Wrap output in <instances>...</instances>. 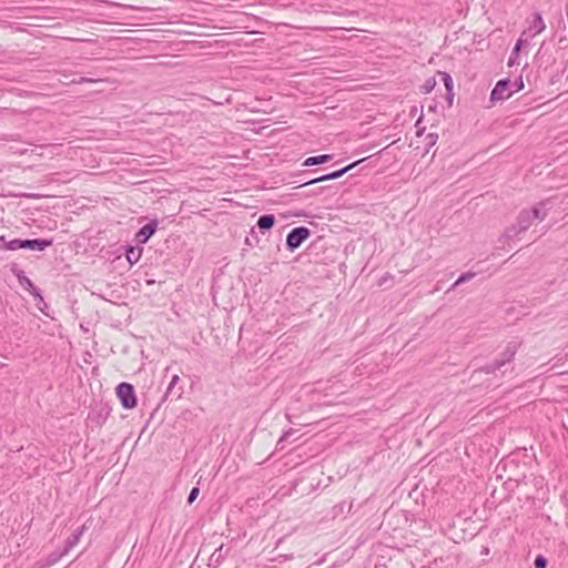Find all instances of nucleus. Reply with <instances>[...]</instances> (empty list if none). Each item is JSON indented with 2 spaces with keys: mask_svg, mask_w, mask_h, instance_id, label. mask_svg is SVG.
<instances>
[{
  "mask_svg": "<svg viewBox=\"0 0 568 568\" xmlns=\"http://www.w3.org/2000/svg\"><path fill=\"white\" fill-rule=\"evenodd\" d=\"M53 244V239H13L7 241L6 236H0V250L17 251L20 248L30 251H44Z\"/></svg>",
  "mask_w": 568,
  "mask_h": 568,
  "instance_id": "nucleus-1",
  "label": "nucleus"
},
{
  "mask_svg": "<svg viewBox=\"0 0 568 568\" xmlns=\"http://www.w3.org/2000/svg\"><path fill=\"white\" fill-rule=\"evenodd\" d=\"M524 89L523 77L511 81L509 78H504L497 81L490 92L489 100L493 104L498 101H505L509 99L514 93L519 92Z\"/></svg>",
  "mask_w": 568,
  "mask_h": 568,
  "instance_id": "nucleus-2",
  "label": "nucleus"
},
{
  "mask_svg": "<svg viewBox=\"0 0 568 568\" xmlns=\"http://www.w3.org/2000/svg\"><path fill=\"white\" fill-rule=\"evenodd\" d=\"M532 223L534 222L528 214V210H521L516 217V222L505 230L503 236L506 240H511L526 232L532 225Z\"/></svg>",
  "mask_w": 568,
  "mask_h": 568,
  "instance_id": "nucleus-3",
  "label": "nucleus"
},
{
  "mask_svg": "<svg viewBox=\"0 0 568 568\" xmlns=\"http://www.w3.org/2000/svg\"><path fill=\"white\" fill-rule=\"evenodd\" d=\"M115 395L124 409H133L136 407L138 398L132 384L126 382L118 384Z\"/></svg>",
  "mask_w": 568,
  "mask_h": 568,
  "instance_id": "nucleus-4",
  "label": "nucleus"
},
{
  "mask_svg": "<svg viewBox=\"0 0 568 568\" xmlns=\"http://www.w3.org/2000/svg\"><path fill=\"white\" fill-rule=\"evenodd\" d=\"M310 236L311 230L306 226H297L292 229L286 235V248L290 252L296 251Z\"/></svg>",
  "mask_w": 568,
  "mask_h": 568,
  "instance_id": "nucleus-5",
  "label": "nucleus"
},
{
  "mask_svg": "<svg viewBox=\"0 0 568 568\" xmlns=\"http://www.w3.org/2000/svg\"><path fill=\"white\" fill-rule=\"evenodd\" d=\"M183 393H184V385L182 384L180 376L178 374H174L171 377V381H170V383L166 387V390L161 399V403L153 410V413L151 414V417H153V415L159 409V407L161 406L162 403H164L169 398H171L172 400L173 399L178 400L182 397Z\"/></svg>",
  "mask_w": 568,
  "mask_h": 568,
  "instance_id": "nucleus-6",
  "label": "nucleus"
},
{
  "mask_svg": "<svg viewBox=\"0 0 568 568\" xmlns=\"http://www.w3.org/2000/svg\"><path fill=\"white\" fill-rule=\"evenodd\" d=\"M521 342L518 339H513L507 343L503 352L495 358V361L503 368L506 364H509L514 361L516 353L518 352Z\"/></svg>",
  "mask_w": 568,
  "mask_h": 568,
  "instance_id": "nucleus-7",
  "label": "nucleus"
},
{
  "mask_svg": "<svg viewBox=\"0 0 568 568\" xmlns=\"http://www.w3.org/2000/svg\"><path fill=\"white\" fill-rule=\"evenodd\" d=\"M111 412L112 408L109 404L100 403L89 413L88 419L101 427L109 418Z\"/></svg>",
  "mask_w": 568,
  "mask_h": 568,
  "instance_id": "nucleus-8",
  "label": "nucleus"
},
{
  "mask_svg": "<svg viewBox=\"0 0 568 568\" xmlns=\"http://www.w3.org/2000/svg\"><path fill=\"white\" fill-rule=\"evenodd\" d=\"M158 220H151L145 225H143L136 233H135V242L138 244H145L156 232L158 229Z\"/></svg>",
  "mask_w": 568,
  "mask_h": 568,
  "instance_id": "nucleus-9",
  "label": "nucleus"
},
{
  "mask_svg": "<svg viewBox=\"0 0 568 568\" xmlns=\"http://www.w3.org/2000/svg\"><path fill=\"white\" fill-rule=\"evenodd\" d=\"M550 203V200H542L534 205L530 210H528V214L530 215L532 222L535 220L544 221L547 216L548 207L547 205Z\"/></svg>",
  "mask_w": 568,
  "mask_h": 568,
  "instance_id": "nucleus-10",
  "label": "nucleus"
},
{
  "mask_svg": "<svg viewBox=\"0 0 568 568\" xmlns=\"http://www.w3.org/2000/svg\"><path fill=\"white\" fill-rule=\"evenodd\" d=\"M230 548H224V545L217 547L209 558V567L217 568L230 554Z\"/></svg>",
  "mask_w": 568,
  "mask_h": 568,
  "instance_id": "nucleus-11",
  "label": "nucleus"
},
{
  "mask_svg": "<svg viewBox=\"0 0 568 568\" xmlns=\"http://www.w3.org/2000/svg\"><path fill=\"white\" fill-rule=\"evenodd\" d=\"M438 75H440L443 82H444V85H445V89H446V95H445V99L448 103L449 106L453 105V101H454V81H453V78L449 73L447 72H444V71H438L437 72Z\"/></svg>",
  "mask_w": 568,
  "mask_h": 568,
  "instance_id": "nucleus-12",
  "label": "nucleus"
},
{
  "mask_svg": "<svg viewBox=\"0 0 568 568\" xmlns=\"http://www.w3.org/2000/svg\"><path fill=\"white\" fill-rule=\"evenodd\" d=\"M85 530V526L79 527L77 530H74L65 540L64 546L62 550L68 554L74 546L78 545L80 541L81 536L83 535Z\"/></svg>",
  "mask_w": 568,
  "mask_h": 568,
  "instance_id": "nucleus-13",
  "label": "nucleus"
},
{
  "mask_svg": "<svg viewBox=\"0 0 568 568\" xmlns=\"http://www.w3.org/2000/svg\"><path fill=\"white\" fill-rule=\"evenodd\" d=\"M275 216L273 214H263L258 217L256 227L261 233H266L275 225Z\"/></svg>",
  "mask_w": 568,
  "mask_h": 568,
  "instance_id": "nucleus-14",
  "label": "nucleus"
},
{
  "mask_svg": "<svg viewBox=\"0 0 568 568\" xmlns=\"http://www.w3.org/2000/svg\"><path fill=\"white\" fill-rule=\"evenodd\" d=\"M341 176H343V172L339 173V171H333L331 173L323 174V175H320L317 178H313V179L303 181L300 184V187L307 186V185H313L315 183L325 182V181H329V180H335V179H338Z\"/></svg>",
  "mask_w": 568,
  "mask_h": 568,
  "instance_id": "nucleus-15",
  "label": "nucleus"
},
{
  "mask_svg": "<svg viewBox=\"0 0 568 568\" xmlns=\"http://www.w3.org/2000/svg\"><path fill=\"white\" fill-rule=\"evenodd\" d=\"M142 251H143V248L140 246L126 245L125 246V257H126L128 262L131 265L138 263L139 260L141 258Z\"/></svg>",
  "mask_w": 568,
  "mask_h": 568,
  "instance_id": "nucleus-16",
  "label": "nucleus"
},
{
  "mask_svg": "<svg viewBox=\"0 0 568 568\" xmlns=\"http://www.w3.org/2000/svg\"><path fill=\"white\" fill-rule=\"evenodd\" d=\"M333 159V154H321L315 156H310L304 160L303 166H313L320 165L329 162Z\"/></svg>",
  "mask_w": 568,
  "mask_h": 568,
  "instance_id": "nucleus-17",
  "label": "nucleus"
},
{
  "mask_svg": "<svg viewBox=\"0 0 568 568\" xmlns=\"http://www.w3.org/2000/svg\"><path fill=\"white\" fill-rule=\"evenodd\" d=\"M526 43L525 40H523L521 38H519L510 53V57L508 59V65L513 67L515 64H519V52L521 50V48L524 47V44Z\"/></svg>",
  "mask_w": 568,
  "mask_h": 568,
  "instance_id": "nucleus-18",
  "label": "nucleus"
},
{
  "mask_svg": "<svg viewBox=\"0 0 568 568\" xmlns=\"http://www.w3.org/2000/svg\"><path fill=\"white\" fill-rule=\"evenodd\" d=\"M67 554L61 549V550H54L52 551L51 554H49L43 564H42V568H47V567H51L53 566L54 564H57L62 557H64Z\"/></svg>",
  "mask_w": 568,
  "mask_h": 568,
  "instance_id": "nucleus-19",
  "label": "nucleus"
},
{
  "mask_svg": "<svg viewBox=\"0 0 568 568\" xmlns=\"http://www.w3.org/2000/svg\"><path fill=\"white\" fill-rule=\"evenodd\" d=\"M545 28L546 24L542 20L541 14L539 12H535L530 29H534L535 33H540L545 30Z\"/></svg>",
  "mask_w": 568,
  "mask_h": 568,
  "instance_id": "nucleus-20",
  "label": "nucleus"
},
{
  "mask_svg": "<svg viewBox=\"0 0 568 568\" xmlns=\"http://www.w3.org/2000/svg\"><path fill=\"white\" fill-rule=\"evenodd\" d=\"M18 282L19 284L26 290L28 291L30 294L34 291V293H37V286L32 283V281L26 275V273L23 275H21L20 277H18Z\"/></svg>",
  "mask_w": 568,
  "mask_h": 568,
  "instance_id": "nucleus-21",
  "label": "nucleus"
},
{
  "mask_svg": "<svg viewBox=\"0 0 568 568\" xmlns=\"http://www.w3.org/2000/svg\"><path fill=\"white\" fill-rule=\"evenodd\" d=\"M500 369H501V367L494 359L491 363H488V364L477 368L476 372L485 373V374H495L497 371H500Z\"/></svg>",
  "mask_w": 568,
  "mask_h": 568,
  "instance_id": "nucleus-22",
  "label": "nucleus"
},
{
  "mask_svg": "<svg viewBox=\"0 0 568 568\" xmlns=\"http://www.w3.org/2000/svg\"><path fill=\"white\" fill-rule=\"evenodd\" d=\"M475 275L476 274L474 272H466V273L460 274L459 277L454 282V284L450 286L449 290H455L460 284H464L467 281L474 278Z\"/></svg>",
  "mask_w": 568,
  "mask_h": 568,
  "instance_id": "nucleus-23",
  "label": "nucleus"
},
{
  "mask_svg": "<svg viewBox=\"0 0 568 568\" xmlns=\"http://www.w3.org/2000/svg\"><path fill=\"white\" fill-rule=\"evenodd\" d=\"M436 83L437 82H436V79L434 77H430V78L426 79L424 84L420 87V92L424 93V94L430 93L435 89Z\"/></svg>",
  "mask_w": 568,
  "mask_h": 568,
  "instance_id": "nucleus-24",
  "label": "nucleus"
},
{
  "mask_svg": "<svg viewBox=\"0 0 568 568\" xmlns=\"http://www.w3.org/2000/svg\"><path fill=\"white\" fill-rule=\"evenodd\" d=\"M31 295L34 297L36 300V304H37V307L42 312V313H45L44 312V308L48 307L47 303L44 302V298L41 294V291L39 288H37V293H34V291L31 293Z\"/></svg>",
  "mask_w": 568,
  "mask_h": 568,
  "instance_id": "nucleus-25",
  "label": "nucleus"
},
{
  "mask_svg": "<svg viewBox=\"0 0 568 568\" xmlns=\"http://www.w3.org/2000/svg\"><path fill=\"white\" fill-rule=\"evenodd\" d=\"M258 242H260V239L257 236L255 227H252L250 231V235L245 237V244L250 247H254L258 244Z\"/></svg>",
  "mask_w": 568,
  "mask_h": 568,
  "instance_id": "nucleus-26",
  "label": "nucleus"
},
{
  "mask_svg": "<svg viewBox=\"0 0 568 568\" xmlns=\"http://www.w3.org/2000/svg\"><path fill=\"white\" fill-rule=\"evenodd\" d=\"M296 434V430L291 428L286 432H284V434L281 436V438L278 439L276 446L278 449H283L284 448V442L288 440L290 438H292V436H294Z\"/></svg>",
  "mask_w": 568,
  "mask_h": 568,
  "instance_id": "nucleus-27",
  "label": "nucleus"
},
{
  "mask_svg": "<svg viewBox=\"0 0 568 568\" xmlns=\"http://www.w3.org/2000/svg\"><path fill=\"white\" fill-rule=\"evenodd\" d=\"M548 559L544 555H537L534 560L535 568H547Z\"/></svg>",
  "mask_w": 568,
  "mask_h": 568,
  "instance_id": "nucleus-28",
  "label": "nucleus"
},
{
  "mask_svg": "<svg viewBox=\"0 0 568 568\" xmlns=\"http://www.w3.org/2000/svg\"><path fill=\"white\" fill-rule=\"evenodd\" d=\"M365 160H367V158H364V159H361V160H357L342 169H339V173L343 172V175L346 174L347 172H349L352 169H354L356 165H358L359 163L364 162Z\"/></svg>",
  "mask_w": 568,
  "mask_h": 568,
  "instance_id": "nucleus-29",
  "label": "nucleus"
},
{
  "mask_svg": "<svg viewBox=\"0 0 568 568\" xmlns=\"http://www.w3.org/2000/svg\"><path fill=\"white\" fill-rule=\"evenodd\" d=\"M200 494V488L199 487H193L187 496V504H192L199 496Z\"/></svg>",
  "mask_w": 568,
  "mask_h": 568,
  "instance_id": "nucleus-30",
  "label": "nucleus"
},
{
  "mask_svg": "<svg viewBox=\"0 0 568 568\" xmlns=\"http://www.w3.org/2000/svg\"><path fill=\"white\" fill-rule=\"evenodd\" d=\"M11 272L17 278L24 274V271H22L16 263L11 265Z\"/></svg>",
  "mask_w": 568,
  "mask_h": 568,
  "instance_id": "nucleus-31",
  "label": "nucleus"
},
{
  "mask_svg": "<svg viewBox=\"0 0 568 568\" xmlns=\"http://www.w3.org/2000/svg\"><path fill=\"white\" fill-rule=\"evenodd\" d=\"M293 558V555H278L277 558H274L273 560L274 561H278V562H283V561H286L288 559H292Z\"/></svg>",
  "mask_w": 568,
  "mask_h": 568,
  "instance_id": "nucleus-32",
  "label": "nucleus"
},
{
  "mask_svg": "<svg viewBox=\"0 0 568 568\" xmlns=\"http://www.w3.org/2000/svg\"><path fill=\"white\" fill-rule=\"evenodd\" d=\"M72 82H73V83L81 84V83H85V82H91V79H88V78L81 77L79 80H73Z\"/></svg>",
  "mask_w": 568,
  "mask_h": 568,
  "instance_id": "nucleus-33",
  "label": "nucleus"
},
{
  "mask_svg": "<svg viewBox=\"0 0 568 568\" xmlns=\"http://www.w3.org/2000/svg\"><path fill=\"white\" fill-rule=\"evenodd\" d=\"M542 50H544V43L540 45V48L538 49V52L536 54V60L539 61L540 57H541V53H542Z\"/></svg>",
  "mask_w": 568,
  "mask_h": 568,
  "instance_id": "nucleus-34",
  "label": "nucleus"
},
{
  "mask_svg": "<svg viewBox=\"0 0 568 568\" xmlns=\"http://www.w3.org/2000/svg\"><path fill=\"white\" fill-rule=\"evenodd\" d=\"M345 506H346V503H341L339 504L341 511H343L345 509Z\"/></svg>",
  "mask_w": 568,
  "mask_h": 568,
  "instance_id": "nucleus-35",
  "label": "nucleus"
},
{
  "mask_svg": "<svg viewBox=\"0 0 568 568\" xmlns=\"http://www.w3.org/2000/svg\"><path fill=\"white\" fill-rule=\"evenodd\" d=\"M436 138H437V136H435V138H434L432 134H429V135H428V139H430V142H432V143H435V139H436Z\"/></svg>",
  "mask_w": 568,
  "mask_h": 568,
  "instance_id": "nucleus-36",
  "label": "nucleus"
},
{
  "mask_svg": "<svg viewBox=\"0 0 568 568\" xmlns=\"http://www.w3.org/2000/svg\"><path fill=\"white\" fill-rule=\"evenodd\" d=\"M424 130H425L424 128L423 129H418L417 130V135H422L424 133Z\"/></svg>",
  "mask_w": 568,
  "mask_h": 568,
  "instance_id": "nucleus-37",
  "label": "nucleus"
},
{
  "mask_svg": "<svg viewBox=\"0 0 568 568\" xmlns=\"http://www.w3.org/2000/svg\"><path fill=\"white\" fill-rule=\"evenodd\" d=\"M565 10H566V16H567V18H568V0H567V3H566V8H565Z\"/></svg>",
  "mask_w": 568,
  "mask_h": 568,
  "instance_id": "nucleus-38",
  "label": "nucleus"
},
{
  "mask_svg": "<svg viewBox=\"0 0 568 568\" xmlns=\"http://www.w3.org/2000/svg\"><path fill=\"white\" fill-rule=\"evenodd\" d=\"M422 116L418 118L417 122H416V126H418V124L422 122Z\"/></svg>",
  "mask_w": 568,
  "mask_h": 568,
  "instance_id": "nucleus-39",
  "label": "nucleus"
},
{
  "mask_svg": "<svg viewBox=\"0 0 568 568\" xmlns=\"http://www.w3.org/2000/svg\"><path fill=\"white\" fill-rule=\"evenodd\" d=\"M305 214L304 213H297L296 216H304Z\"/></svg>",
  "mask_w": 568,
  "mask_h": 568,
  "instance_id": "nucleus-40",
  "label": "nucleus"
}]
</instances>
